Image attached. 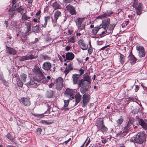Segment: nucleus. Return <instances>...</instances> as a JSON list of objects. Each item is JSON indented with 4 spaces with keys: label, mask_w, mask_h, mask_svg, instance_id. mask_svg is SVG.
<instances>
[{
    "label": "nucleus",
    "mask_w": 147,
    "mask_h": 147,
    "mask_svg": "<svg viewBox=\"0 0 147 147\" xmlns=\"http://www.w3.org/2000/svg\"><path fill=\"white\" fill-rule=\"evenodd\" d=\"M33 71L38 77L37 80L39 82L45 83L47 82V79L44 76L39 67L37 65H35L34 68L32 69Z\"/></svg>",
    "instance_id": "obj_1"
},
{
    "label": "nucleus",
    "mask_w": 147,
    "mask_h": 147,
    "mask_svg": "<svg viewBox=\"0 0 147 147\" xmlns=\"http://www.w3.org/2000/svg\"><path fill=\"white\" fill-rule=\"evenodd\" d=\"M146 138V136L145 134L142 132L137 134L134 138L133 140L130 139V141L139 144H142L145 141Z\"/></svg>",
    "instance_id": "obj_2"
},
{
    "label": "nucleus",
    "mask_w": 147,
    "mask_h": 147,
    "mask_svg": "<svg viewBox=\"0 0 147 147\" xmlns=\"http://www.w3.org/2000/svg\"><path fill=\"white\" fill-rule=\"evenodd\" d=\"M133 123V121L132 119H129L127 124L124 127L123 131H122L117 134H116L117 136L124 137L130 128H131Z\"/></svg>",
    "instance_id": "obj_3"
},
{
    "label": "nucleus",
    "mask_w": 147,
    "mask_h": 147,
    "mask_svg": "<svg viewBox=\"0 0 147 147\" xmlns=\"http://www.w3.org/2000/svg\"><path fill=\"white\" fill-rule=\"evenodd\" d=\"M96 126L98 131L103 132L106 131L108 130V128L104 124L103 120L101 119H99L97 121Z\"/></svg>",
    "instance_id": "obj_4"
},
{
    "label": "nucleus",
    "mask_w": 147,
    "mask_h": 147,
    "mask_svg": "<svg viewBox=\"0 0 147 147\" xmlns=\"http://www.w3.org/2000/svg\"><path fill=\"white\" fill-rule=\"evenodd\" d=\"M82 107H84L86 106L90 101V96L89 94H85L82 96Z\"/></svg>",
    "instance_id": "obj_5"
},
{
    "label": "nucleus",
    "mask_w": 147,
    "mask_h": 147,
    "mask_svg": "<svg viewBox=\"0 0 147 147\" xmlns=\"http://www.w3.org/2000/svg\"><path fill=\"white\" fill-rule=\"evenodd\" d=\"M137 50L138 51L139 56L140 57H143L145 54V52L144 48L142 47L137 46Z\"/></svg>",
    "instance_id": "obj_6"
},
{
    "label": "nucleus",
    "mask_w": 147,
    "mask_h": 147,
    "mask_svg": "<svg viewBox=\"0 0 147 147\" xmlns=\"http://www.w3.org/2000/svg\"><path fill=\"white\" fill-rule=\"evenodd\" d=\"M20 102L25 106H28L30 104L29 98H22L20 100Z\"/></svg>",
    "instance_id": "obj_7"
},
{
    "label": "nucleus",
    "mask_w": 147,
    "mask_h": 147,
    "mask_svg": "<svg viewBox=\"0 0 147 147\" xmlns=\"http://www.w3.org/2000/svg\"><path fill=\"white\" fill-rule=\"evenodd\" d=\"M35 57L32 55H26L23 57H19V60L20 61H23L24 60H28L29 59H32L36 58Z\"/></svg>",
    "instance_id": "obj_8"
},
{
    "label": "nucleus",
    "mask_w": 147,
    "mask_h": 147,
    "mask_svg": "<svg viewBox=\"0 0 147 147\" xmlns=\"http://www.w3.org/2000/svg\"><path fill=\"white\" fill-rule=\"evenodd\" d=\"M66 8L68 10L70 14L71 15H75L76 12L75 9L74 7L70 5L66 6Z\"/></svg>",
    "instance_id": "obj_9"
},
{
    "label": "nucleus",
    "mask_w": 147,
    "mask_h": 147,
    "mask_svg": "<svg viewBox=\"0 0 147 147\" xmlns=\"http://www.w3.org/2000/svg\"><path fill=\"white\" fill-rule=\"evenodd\" d=\"M78 44L81 49L83 50H86L88 48V45L84 43L83 40L82 39L78 41Z\"/></svg>",
    "instance_id": "obj_10"
},
{
    "label": "nucleus",
    "mask_w": 147,
    "mask_h": 147,
    "mask_svg": "<svg viewBox=\"0 0 147 147\" xmlns=\"http://www.w3.org/2000/svg\"><path fill=\"white\" fill-rule=\"evenodd\" d=\"M51 67V63L50 62H48L44 63L42 66V68L43 69L47 71L50 70Z\"/></svg>",
    "instance_id": "obj_11"
},
{
    "label": "nucleus",
    "mask_w": 147,
    "mask_h": 147,
    "mask_svg": "<svg viewBox=\"0 0 147 147\" xmlns=\"http://www.w3.org/2000/svg\"><path fill=\"white\" fill-rule=\"evenodd\" d=\"M138 123L140 125H141L142 127L145 130L147 129V124L144 122V120L142 119H139L138 118Z\"/></svg>",
    "instance_id": "obj_12"
},
{
    "label": "nucleus",
    "mask_w": 147,
    "mask_h": 147,
    "mask_svg": "<svg viewBox=\"0 0 147 147\" xmlns=\"http://www.w3.org/2000/svg\"><path fill=\"white\" fill-rule=\"evenodd\" d=\"M110 20L108 18H105L104 22H102V25L101 26V27L103 28L105 30H106L108 28V26L109 25L110 23Z\"/></svg>",
    "instance_id": "obj_13"
},
{
    "label": "nucleus",
    "mask_w": 147,
    "mask_h": 147,
    "mask_svg": "<svg viewBox=\"0 0 147 147\" xmlns=\"http://www.w3.org/2000/svg\"><path fill=\"white\" fill-rule=\"evenodd\" d=\"M15 78L17 84H18V86L20 87H22L23 86V82L20 79L17 77V75H14L13 77V80Z\"/></svg>",
    "instance_id": "obj_14"
},
{
    "label": "nucleus",
    "mask_w": 147,
    "mask_h": 147,
    "mask_svg": "<svg viewBox=\"0 0 147 147\" xmlns=\"http://www.w3.org/2000/svg\"><path fill=\"white\" fill-rule=\"evenodd\" d=\"M80 77V75H78V74H74L73 75L72 78L74 84H78Z\"/></svg>",
    "instance_id": "obj_15"
},
{
    "label": "nucleus",
    "mask_w": 147,
    "mask_h": 147,
    "mask_svg": "<svg viewBox=\"0 0 147 147\" xmlns=\"http://www.w3.org/2000/svg\"><path fill=\"white\" fill-rule=\"evenodd\" d=\"M82 96L79 92L77 93L75 95V105H77L81 100Z\"/></svg>",
    "instance_id": "obj_16"
},
{
    "label": "nucleus",
    "mask_w": 147,
    "mask_h": 147,
    "mask_svg": "<svg viewBox=\"0 0 147 147\" xmlns=\"http://www.w3.org/2000/svg\"><path fill=\"white\" fill-rule=\"evenodd\" d=\"M74 57V55L72 53L68 52L66 54V59L67 60H71Z\"/></svg>",
    "instance_id": "obj_17"
},
{
    "label": "nucleus",
    "mask_w": 147,
    "mask_h": 147,
    "mask_svg": "<svg viewBox=\"0 0 147 147\" xmlns=\"http://www.w3.org/2000/svg\"><path fill=\"white\" fill-rule=\"evenodd\" d=\"M63 86V80L61 79H58L57 80V83L56 84V88L59 90H61Z\"/></svg>",
    "instance_id": "obj_18"
},
{
    "label": "nucleus",
    "mask_w": 147,
    "mask_h": 147,
    "mask_svg": "<svg viewBox=\"0 0 147 147\" xmlns=\"http://www.w3.org/2000/svg\"><path fill=\"white\" fill-rule=\"evenodd\" d=\"M61 12L59 11H57L55 12L54 13V20H53V22L55 23H56L57 22V20L59 17L61 16Z\"/></svg>",
    "instance_id": "obj_19"
},
{
    "label": "nucleus",
    "mask_w": 147,
    "mask_h": 147,
    "mask_svg": "<svg viewBox=\"0 0 147 147\" xmlns=\"http://www.w3.org/2000/svg\"><path fill=\"white\" fill-rule=\"evenodd\" d=\"M90 84L91 83L88 82H84L83 84L82 85V88L85 90H88L90 88Z\"/></svg>",
    "instance_id": "obj_20"
},
{
    "label": "nucleus",
    "mask_w": 147,
    "mask_h": 147,
    "mask_svg": "<svg viewBox=\"0 0 147 147\" xmlns=\"http://www.w3.org/2000/svg\"><path fill=\"white\" fill-rule=\"evenodd\" d=\"M72 69V66L71 63H69L68 64L67 66L66 67L64 72L65 73V75L68 73L69 71Z\"/></svg>",
    "instance_id": "obj_21"
},
{
    "label": "nucleus",
    "mask_w": 147,
    "mask_h": 147,
    "mask_svg": "<svg viewBox=\"0 0 147 147\" xmlns=\"http://www.w3.org/2000/svg\"><path fill=\"white\" fill-rule=\"evenodd\" d=\"M37 82H39V81H38L37 79L36 80L35 78H31L30 81L26 83V84L28 86L33 85L35 84H36Z\"/></svg>",
    "instance_id": "obj_22"
},
{
    "label": "nucleus",
    "mask_w": 147,
    "mask_h": 147,
    "mask_svg": "<svg viewBox=\"0 0 147 147\" xmlns=\"http://www.w3.org/2000/svg\"><path fill=\"white\" fill-rule=\"evenodd\" d=\"M129 59L130 62L131 63H135L136 61V59L135 58L134 56L131 53H130L129 56Z\"/></svg>",
    "instance_id": "obj_23"
},
{
    "label": "nucleus",
    "mask_w": 147,
    "mask_h": 147,
    "mask_svg": "<svg viewBox=\"0 0 147 147\" xmlns=\"http://www.w3.org/2000/svg\"><path fill=\"white\" fill-rule=\"evenodd\" d=\"M74 92L75 91L73 90L67 88L65 91V95L67 94L71 96L74 94Z\"/></svg>",
    "instance_id": "obj_24"
},
{
    "label": "nucleus",
    "mask_w": 147,
    "mask_h": 147,
    "mask_svg": "<svg viewBox=\"0 0 147 147\" xmlns=\"http://www.w3.org/2000/svg\"><path fill=\"white\" fill-rule=\"evenodd\" d=\"M54 94V92L51 90H49L47 91L46 94V97L48 98H52Z\"/></svg>",
    "instance_id": "obj_25"
},
{
    "label": "nucleus",
    "mask_w": 147,
    "mask_h": 147,
    "mask_svg": "<svg viewBox=\"0 0 147 147\" xmlns=\"http://www.w3.org/2000/svg\"><path fill=\"white\" fill-rule=\"evenodd\" d=\"M52 6L55 10L61 9L62 8L61 5L56 2H55L53 3Z\"/></svg>",
    "instance_id": "obj_26"
},
{
    "label": "nucleus",
    "mask_w": 147,
    "mask_h": 147,
    "mask_svg": "<svg viewBox=\"0 0 147 147\" xmlns=\"http://www.w3.org/2000/svg\"><path fill=\"white\" fill-rule=\"evenodd\" d=\"M27 79V76L25 74H22L20 75V79L24 83L26 82Z\"/></svg>",
    "instance_id": "obj_27"
},
{
    "label": "nucleus",
    "mask_w": 147,
    "mask_h": 147,
    "mask_svg": "<svg viewBox=\"0 0 147 147\" xmlns=\"http://www.w3.org/2000/svg\"><path fill=\"white\" fill-rule=\"evenodd\" d=\"M83 79L84 81H86V82L91 83V79L90 77L88 75L84 74Z\"/></svg>",
    "instance_id": "obj_28"
},
{
    "label": "nucleus",
    "mask_w": 147,
    "mask_h": 147,
    "mask_svg": "<svg viewBox=\"0 0 147 147\" xmlns=\"http://www.w3.org/2000/svg\"><path fill=\"white\" fill-rule=\"evenodd\" d=\"M7 51L8 53L10 54L15 55L17 53L15 49L9 47H8Z\"/></svg>",
    "instance_id": "obj_29"
},
{
    "label": "nucleus",
    "mask_w": 147,
    "mask_h": 147,
    "mask_svg": "<svg viewBox=\"0 0 147 147\" xmlns=\"http://www.w3.org/2000/svg\"><path fill=\"white\" fill-rule=\"evenodd\" d=\"M120 55L119 61L120 63L122 64H123L125 62V57L124 55L121 54H120Z\"/></svg>",
    "instance_id": "obj_30"
},
{
    "label": "nucleus",
    "mask_w": 147,
    "mask_h": 147,
    "mask_svg": "<svg viewBox=\"0 0 147 147\" xmlns=\"http://www.w3.org/2000/svg\"><path fill=\"white\" fill-rule=\"evenodd\" d=\"M137 100L136 98H134L132 97H129L128 98V100L127 101L128 102V103H129L131 101H132L133 102H136L138 104H139L140 103L141 104L140 102H137Z\"/></svg>",
    "instance_id": "obj_31"
},
{
    "label": "nucleus",
    "mask_w": 147,
    "mask_h": 147,
    "mask_svg": "<svg viewBox=\"0 0 147 147\" xmlns=\"http://www.w3.org/2000/svg\"><path fill=\"white\" fill-rule=\"evenodd\" d=\"M100 28L98 27H96L93 29L92 32L94 34H96L98 31L101 28V25L100 26Z\"/></svg>",
    "instance_id": "obj_32"
},
{
    "label": "nucleus",
    "mask_w": 147,
    "mask_h": 147,
    "mask_svg": "<svg viewBox=\"0 0 147 147\" xmlns=\"http://www.w3.org/2000/svg\"><path fill=\"white\" fill-rule=\"evenodd\" d=\"M10 12L9 13V19L10 20H11V19H12L13 17V16L15 12L14 11V10H11V9H10L8 10Z\"/></svg>",
    "instance_id": "obj_33"
},
{
    "label": "nucleus",
    "mask_w": 147,
    "mask_h": 147,
    "mask_svg": "<svg viewBox=\"0 0 147 147\" xmlns=\"http://www.w3.org/2000/svg\"><path fill=\"white\" fill-rule=\"evenodd\" d=\"M112 13V12H111V13H108L107 14H106V13H104L102 15L99 16L98 17V18H100L102 19H103L106 16H110Z\"/></svg>",
    "instance_id": "obj_34"
},
{
    "label": "nucleus",
    "mask_w": 147,
    "mask_h": 147,
    "mask_svg": "<svg viewBox=\"0 0 147 147\" xmlns=\"http://www.w3.org/2000/svg\"><path fill=\"white\" fill-rule=\"evenodd\" d=\"M50 18V16H47V17H45V22L44 24L43 25H42L43 27H46V25L47 24V22H48L49 21Z\"/></svg>",
    "instance_id": "obj_35"
},
{
    "label": "nucleus",
    "mask_w": 147,
    "mask_h": 147,
    "mask_svg": "<svg viewBox=\"0 0 147 147\" xmlns=\"http://www.w3.org/2000/svg\"><path fill=\"white\" fill-rule=\"evenodd\" d=\"M82 20L81 18H78L77 20H76L75 22L76 23V25L79 28V26H80L81 24ZM79 30V29H78Z\"/></svg>",
    "instance_id": "obj_36"
},
{
    "label": "nucleus",
    "mask_w": 147,
    "mask_h": 147,
    "mask_svg": "<svg viewBox=\"0 0 147 147\" xmlns=\"http://www.w3.org/2000/svg\"><path fill=\"white\" fill-rule=\"evenodd\" d=\"M76 41V37L74 36H73L68 40V42L74 43Z\"/></svg>",
    "instance_id": "obj_37"
},
{
    "label": "nucleus",
    "mask_w": 147,
    "mask_h": 147,
    "mask_svg": "<svg viewBox=\"0 0 147 147\" xmlns=\"http://www.w3.org/2000/svg\"><path fill=\"white\" fill-rule=\"evenodd\" d=\"M123 121V120L122 118L121 117L117 121V126L121 125Z\"/></svg>",
    "instance_id": "obj_38"
},
{
    "label": "nucleus",
    "mask_w": 147,
    "mask_h": 147,
    "mask_svg": "<svg viewBox=\"0 0 147 147\" xmlns=\"http://www.w3.org/2000/svg\"><path fill=\"white\" fill-rule=\"evenodd\" d=\"M33 30L34 32H38L40 30L39 25H37L33 27Z\"/></svg>",
    "instance_id": "obj_39"
},
{
    "label": "nucleus",
    "mask_w": 147,
    "mask_h": 147,
    "mask_svg": "<svg viewBox=\"0 0 147 147\" xmlns=\"http://www.w3.org/2000/svg\"><path fill=\"white\" fill-rule=\"evenodd\" d=\"M26 26L27 28V32H29L31 29V24L30 22H27L26 23Z\"/></svg>",
    "instance_id": "obj_40"
},
{
    "label": "nucleus",
    "mask_w": 147,
    "mask_h": 147,
    "mask_svg": "<svg viewBox=\"0 0 147 147\" xmlns=\"http://www.w3.org/2000/svg\"><path fill=\"white\" fill-rule=\"evenodd\" d=\"M41 57L42 59L45 60H49L51 59L50 57L47 55H42Z\"/></svg>",
    "instance_id": "obj_41"
},
{
    "label": "nucleus",
    "mask_w": 147,
    "mask_h": 147,
    "mask_svg": "<svg viewBox=\"0 0 147 147\" xmlns=\"http://www.w3.org/2000/svg\"><path fill=\"white\" fill-rule=\"evenodd\" d=\"M84 82V80L83 79L79 80L78 82V87H80L83 84Z\"/></svg>",
    "instance_id": "obj_42"
},
{
    "label": "nucleus",
    "mask_w": 147,
    "mask_h": 147,
    "mask_svg": "<svg viewBox=\"0 0 147 147\" xmlns=\"http://www.w3.org/2000/svg\"><path fill=\"white\" fill-rule=\"evenodd\" d=\"M30 18L29 17H28L26 15L25 13H24L22 15V19L23 20H28Z\"/></svg>",
    "instance_id": "obj_43"
},
{
    "label": "nucleus",
    "mask_w": 147,
    "mask_h": 147,
    "mask_svg": "<svg viewBox=\"0 0 147 147\" xmlns=\"http://www.w3.org/2000/svg\"><path fill=\"white\" fill-rule=\"evenodd\" d=\"M20 6V7H18L17 10L18 12L20 13L21 14H22L24 11L23 8L21 7Z\"/></svg>",
    "instance_id": "obj_44"
},
{
    "label": "nucleus",
    "mask_w": 147,
    "mask_h": 147,
    "mask_svg": "<svg viewBox=\"0 0 147 147\" xmlns=\"http://www.w3.org/2000/svg\"><path fill=\"white\" fill-rule=\"evenodd\" d=\"M12 9L14 11L15 10H17L19 7L18 5L16 4L12 5Z\"/></svg>",
    "instance_id": "obj_45"
},
{
    "label": "nucleus",
    "mask_w": 147,
    "mask_h": 147,
    "mask_svg": "<svg viewBox=\"0 0 147 147\" xmlns=\"http://www.w3.org/2000/svg\"><path fill=\"white\" fill-rule=\"evenodd\" d=\"M90 47L88 49V53L90 55L92 54V51H93V49L92 47H91V45L90 43Z\"/></svg>",
    "instance_id": "obj_46"
},
{
    "label": "nucleus",
    "mask_w": 147,
    "mask_h": 147,
    "mask_svg": "<svg viewBox=\"0 0 147 147\" xmlns=\"http://www.w3.org/2000/svg\"><path fill=\"white\" fill-rule=\"evenodd\" d=\"M142 11V10L138 8H136V12L138 15H140L141 14Z\"/></svg>",
    "instance_id": "obj_47"
},
{
    "label": "nucleus",
    "mask_w": 147,
    "mask_h": 147,
    "mask_svg": "<svg viewBox=\"0 0 147 147\" xmlns=\"http://www.w3.org/2000/svg\"><path fill=\"white\" fill-rule=\"evenodd\" d=\"M42 131V129L40 128H38L36 129L37 134L38 135L40 134Z\"/></svg>",
    "instance_id": "obj_48"
},
{
    "label": "nucleus",
    "mask_w": 147,
    "mask_h": 147,
    "mask_svg": "<svg viewBox=\"0 0 147 147\" xmlns=\"http://www.w3.org/2000/svg\"><path fill=\"white\" fill-rule=\"evenodd\" d=\"M64 107H66L68 106L69 102V100H64Z\"/></svg>",
    "instance_id": "obj_49"
},
{
    "label": "nucleus",
    "mask_w": 147,
    "mask_h": 147,
    "mask_svg": "<svg viewBox=\"0 0 147 147\" xmlns=\"http://www.w3.org/2000/svg\"><path fill=\"white\" fill-rule=\"evenodd\" d=\"M53 104L50 105L47 104V106L48 107V109L47 110V111H48V112L49 111H50L51 108L52 107V106H53Z\"/></svg>",
    "instance_id": "obj_50"
},
{
    "label": "nucleus",
    "mask_w": 147,
    "mask_h": 147,
    "mask_svg": "<svg viewBox=\"0 0 147 147\" xmlns=\"http://www.w3.org/2000/svg\"><path fill=\"white\" fill-rule=\"evenodd\" d=\"M115 25H116V24H111L109 26V27H110L109 29H111V30L113 29H114V28L115 27Z\"/></svg>",
    "instance_id": "obj_51"
},
{
    "label": "nucleus",
    "mask_w": 147,
    "mask_h": 147,
    "mask_svg": "<svg viewBox=\"0 0 147 147\" xmlns=\"http://www.w3.org/2000/svg\"><path fill=\"white\" fill-rule=\"evenodd\" d=\"M9 139L12 140H13V138L9 134H8L6 136Z\"/></svg>",
    "instance_id": "obj_52"
},
{
    "label": "nucleus",
    "mask_w": 147,
    "mask_h": 147,
    "mask_svg": "<svg viewBox=\"0 0 147 147\" xmlns=\"http://www.w3.org/2000/svg\"><path fill=\"white\" fill-rule=\"evenodd\" d=\"M42 123L43 124H45L46 125H49L51 123V122H48L47 121L45 120L42 121Z\"/></svg>",
    "instance_id": "obj_53"
},
{
    "label": "nucleus",
    "mask_w": 147,
    "mask_h": 147,
    "mask_svg": "<svg viewBox=\"0 0 147 147\" xmlns=\"http://www.w3.org/2000/svg\"><path fill=\"white\" fill-rule=\"evenodd\" d=\"M1 80L2 81V82L5 85H7V83L6 82L5 80L3 78L1 79Z\"/></svg>",
    "instance_id": "obj_54"
},
{
    "label": "nucleus",
    "mask_w": 147,
    "mask_h": 147,
    "mask_svg": "<svg viewBox=\"0 0 147 147\" xmlns=\"http://www.w3.org/2000/svg\"><path fill=\"white\" fill-rule=\"evenodd\" d=\"M135 8H138L142 10V4L141 3H139L138 4V7H136Z\"/></svg>",
    "instance_id": "obj_55"
},
{
    "label": "nucleus",
    "mask_w": 147,
    "mask_h": 147,
    "mask_svg": "<svg viewBox=\"0 0 147 147\" xmlns=\"http://www.w3.org/2000/svg\"><path fill=\"white\" fill-rule=\"evenodd\" d=\"M139 108H138L136 110H132V113H134V114L137 113L139 111Z\"/></svg>",
    "instance_id": "obj_56"
},
{
    "label": "nucleus",
    "mask_w": 147,
    "mask_h": 147,
    "mask_svg": "<svg viewBox=\"0 0 147 147\" xmlns=\"http://www.w3.org/2000/svg\"><path fill=\"white\" fill-rule=\"evenodd\" d=\"M72 1V0H63V2L66 3H69Z\"/></svg>",
    "instance_id": "obj_57"
},
{
    "label": "nucleus",
    "mask_w": 147,
    "mask_h": 147,
    "mask_svg": "<svg viewBox=\"0 0 147 147\" xmlns=\"http://www.w3.org/2000/svg\"><path fill=\"white\" fill-rule=\"evenodd\" d=\"M133 6L135 8H136V7H137V2L136 0H135L134 1Z\"/></svg>",
    "instance_id": "obj_58"
},
{
    "label": "nucleus",
    "mask_w": 147,
    "mask_h": 147,
    "mask_svg": "<svg viewBox=\"0 0 147 147\" xmlns=\"http://www.w3.org/2000/svg\"><path fill=\"white\" fill-rule=\"evenodd\" d=\"M80 92L81 93L83 94H84L86 91L88 90H85L84 89H82V88L80 89Z\"/></svg>",
    "instance_id": "obj_59"
},
{
    "label": "nucleus",
    "mask_w": 147,
    "mask_h": 147,
    "mask_svg": "<svg viewBox=\"0 0 147 147\" xmlns=\"http://www.w3.org/2000/svg\"><path fill=\"white\" fill-rule=\"evenodd\" d=\"M80 73V74H78V75H80V76L84 73V71L83 69H80L79 71Z\"/></svg>",
    "instance_id": "obj_60"
},
{
    "label": "nucleus",
    "mask_w": 147,
    "mask_h": 147,
    "mask_svg": "<svg viewBox=\"0 0 147 147\" xmlns=\"http://www.w3.org/2000/svg\"><path fill=\"white\" fill-rule=\"evenodd\" d=\"M71 140V138H69L68 140L65 141L63 143V144H67V143Z\"/></svg>",
    "instance_id": "obj_61"
},
{
    "label": "nucleus",
    "mask_w": 147,
    "mask_h": 147,
    "mask_svg": "<svg viewBox=\"0 0 147 147\" xmlns=\"http://www.w3.org/2000/svg\"><path fill=\"white\" fill-rule=\"evenodd\" d=\"M136 89L135 91L137 92L138 90L139 86L138 85H136L135 86Z\"/></svg>",
    "instance_id": "obj_62"
},
{
    "label": "nucleus",
    "mask_w": 147,
    "mask_h": 147,
    "mask_svg": "<svg viewBox=\"0 0 147 147\" xmlns=\"http://www.w3.org/2000/svg\"><path fill=\"white\" fill-rule=\"evenodd\" d=\"M70 47L69 46H67L65 47V49L66 51H68L70 49Z\"/></svg>",
    "instance_id": "obj_63"
},
{
    "label": "nucleus",
    "mask_w": 147,
    "mask_h": 147,
    "mask_svg": "<svg viewBox=\"0 0 147 147\" xmlns=\"http://www.w3.org/2000/svg\"><path fill=\"white\" fill-rule=\"evenodd\" d=\"M55 69H56V68L55 67H54L53 68V69H50V70L52 72H54L55 71Z\"/></svg>",
    "instance_id": "obj_64"
}]
</instances>
